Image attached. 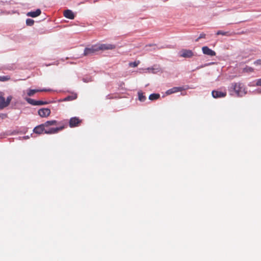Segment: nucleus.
<instances>
[{
  "label": "nucleus",
  "mask_w": 261,
  "mask_h": 261,
  "mask_svg": "<svg viewBox=\"0 0 261 261\" xmlns=\"http://www.w3.org/2000/svg\"><path fill=\"white\" fill-rule=\"evenodd\" d=\"M229 90L234 91L238 97H243L247 94L246 89L241 83H232Z\"/></svg>",
  "instance_id": "f257e3e1"
},
{
  "label": "nucleus",
  "mask_w": 261,
  "mask_h": 261,
  "mask_svg": "<svg viewBox=\"0 0 261 261\" xmlns=\"http://www.w3.org/2000/svg\"><path fill=\"white\" fill-rule=\"evenodd\" d=\"M179 54L180 57L185 58H191L194 55L192 50L185 49L181 50Z\"/></svg>",
  "instance_id": "f03ea898"
},
{
  "label": "nucleus",
  "mask_w": 261,
  "mask_h": 261,
  "mask_svg": "<svg viewBox=\"0 0 261 261\" xmlns=\"http://www.w3.org/2000/svg\"><path fill=\"white\" fill-rule=\"evenodd\" d=\"M97 51H98L97 46H93L91 48H86L84 55L85 56H91Z\"/></svg>",
  "instance_id": "7ed1b4c3"
},
{
  "label": "nucleus",
  "mask_w": 261,
  "mask_h": 261,
  "mask_svg": "<svg viewBox=\"0 0 261 261\" xmlns=\"http://www.w3.org/2000/svg\"><path fill=\"white\" fill-rule=\"evenodd\" d=\"M64 126L62 125L56 128H50L49 129H45V134H52L57 133L59 131L62 130L64 128Z\"/></svg>",
  "instance_id": "20e7f679"
},
{
  "label": "nucleus",
  "mask_w": 261,
  "mask_h": 261,
  "mask_svg": "<svg viewBox=\"0 0 261 261\" xmlns=\"http://www.w3.org/2000/svg\"><path fill=\"white\" fill-rule=\"evenodd\" d=\"M28 103L33 106L43 105L47 104L48 102L46 101H43L41 100H35L33 99L27 98L25 99Z\"/></svg>",
  "instance_id": "39448f33"
},
{
  "label": "nucleus",
  "mask_w": 261,
  "mask_h": 261,
  "mask_svg": "<svg viewBox=\"0 0 261 261\" xmlns=\"http://www.w3.org/2000/svg\"><path fill=\"white\" fill-rule=\"evenodd\" d=\"M82 122V120H80L77 117H73L71 118L69 120V126L71 127L77 126L80 124Z\"/></svg>",
  "instance_id": "423d86ee"
},
{
  "label": "nucleus",
  "mask_w": 261,
  "mask_h": 261,
  "mask_svg": "<svg viewBox=\"0 0 261 261\" xmlns=\"http://www.w3.org/2000/svg\"><path fill=\"white\" fill-rule=\"evenodd\" d=\"M38 113L41 117H46L50 115V110L48 108H42L39 110Z\"/></svg>",
  "instance_id": "0eeeda50"
},
{
  "label": "nucleus",
  "mask_w": 261,
  "mask_h": 261,
  "mask_svg": "<svg viewBox=\"0 0 261 261\" xmlns=\"http://www.w3.org/2000/svg\"><path fill=\"white\" fill-rule=\"evenodd\" d=\"M202 50L204 54L211 57L215 56L216 55V53L214 50L209 48L207 46L202 47Z\"/></svg>",
  "instance_id": "6e6552de"
},
{
  "label": "nucleus",
  "mask_w": 261,
  "mask_h": 261,
  "mask_svg": "<svg viewBox=\"0 0 261 261\" xmlns=\"http://www.w3.org/2000/svg\"><path fill=\"white\" fill-rule=\"evenodd\" d=\"M98 50H109V49H113L115 48L116 46L115 45L113 44H101L99 46H97Z\"/></svg>",
  "instance_id": "1a4fd4ad"
},
{
  "label": "nucleus",
  "mask_w": 261,
  "mask_h": 261,
  "mask_svg": "<svg viewBox=\"0 0 261 261\" xmlns=\"http://www.w3.org/2000/svg\"><path fill=\"white\" fill-rule=\"evenodd\" d=\"M212 94L213 97L215 98L224 97L226 95V92H223L217 90L213 91Z\"/></svg>",
  "instance_id": "9d476101"
},
{
  "label": "nucleus",
  "mask_w": 261,
  "mask_h": 261,
  "mask_svg": "<svg viewBox=\"0 0 261 261\" xmlns=\"http://www.w3.org/2000/svg\"><path fill=\"white\" fill-rule=\"evenodd\" d=\"M183 90H184L183 87H173L170 89L168 90L166 93L167 95H170L179 91H182Z\"/></svg>",
  "instance_id": "9b49d317"
},
{
  "label": "nucleus",
  "mask_w": 261,
  "mask_h": 261,
  "mask_svg": "<svg viewBox=\"0 0 261 261\" xmlns=\"http://www.w3.org/2000/svg\"><path fill=\"white\" fill-rule=\"evenodd\" d=\"M45 127L44 126V124H42L35 127L33 131L36 134H41L43 132H45Z\"/></svg>",
  "instance_id": "f8f14e48"
},
{
  "label": "nucleus",
  "mask_w": 261,
  "mask_h": 261,
  "mask_svg": "<svg viewBox=\"0 0 261 261\" xmlns=\"http://www.w3.org/2000/svg\"><path fill=\"white\" fill-rule=\"evenodd\" d=\"M64 16L69 19H73L74 18V14L70 10H66L64 11Z\"/></svg>",
  "instance_id": "ddd939ff"
},
{
  "label": "nucleus",
  "mask_w": 261,
  "mask_h": 261,
  "mask_svg": "<svg viewBox=\"0 0 261 261\" xmlns=\"http://www.w3.org/2000/svg\"><path fill=\"white\" fill-rule=\"evenodd\" d=\"M77 98V94L76 93H72L71 95H68L64 99L60 100L61 101H70L73 100Z\"/></svg>",
  "instance_id": "4468645a"
},
{
  "label": "nucleus",
  "mask_w": 261,
  "mask_h": 261,
  "mask_svg": "<svg viewBox=\"0 0 261 261\" xmlns=\"http://www.w3.org/2000/svg\"><path fill=\"white\" fill-rule=\"evenodd\" d=\"M41 13L40 9H38L35 11L30 12L27 13V16L32 17H35L39 16Z\"/></svg>",
  "instance_id": "2eb2a0df"
},
{
  "label": "nucleus",
  "mask_w": 261,
  "mask_h": 261,
  "mask_svg": "<svg viewBox=\"0 0 261 261\" xmlns=\"http://www.w3.org/2000/svg\"><path fill=\"white\" fill-rule=\"evenodd\" d=\"M43 124H44V126H45V127H48L51 125H58L59 123L57 121L54 120L47 121Z\"/></svg>",
  "instance_id": "dca6fc26"
},
{
  "label": "nucleus",
  "mask_w": 261,
  "mask_h": 261,
  "mask_svg": "<svg viewBox=\"0 0 261 261\" xmlns=\"http://www.w3.org/2000/svg\"><path fill=\"white\" fill-rule=\"evenodd\" d=\"M50 90H47V89H42V90H32L30 89L29 90V91L28 92V95L29 96H33L35 93L38 92H42V91H49Z\"/></svg>",
  "instance_id": "f3484780"
},
{
  "label": "nucleus",
  "mask_w": 261,
  "mask_h": 261,
  "mask_svg": "<svg viewBox=\"0 0 261 261\" xmlns=\"http://www.w3.org/2000/svg\"><path fill=\"white\" fill-rule=\"evenodd\" d=\"M147 70H151L152 73H156L161 70V68L157 66H154L151 68H148Z\"/></svg>",
  "instance_id": "a211bd4d"
},
{
  "label": "nucleus",
  "mask_w": 261,
  "mask_h": 261,
  "mask_svg": "<svg viewBox=\"0 0 261 261\" xmlns=\"http://www.w3.org/2000/svg\"><path fill=\"white\" fill-rule=\"evenodd\" d=\"M6 107L5 98L2 96H0V109H3Z\"/></svg>",
  "instance_id": "6ab92c4d"
},
{
  "label": "nucleus",
  "mask_w": 261,
  "mask_h": 261,
  "mask_svg": "<svg viewBox=\"0 0 261 261\" xmlns=\"http://www.w3.org/2000/svg\"><path fill=\"white\" fill-rule=\"evenodd\" d=\"M217 35H223V36H230L231 35V34L229 32H224L223 31H218L216 33Z\"/></svg>",
  "instance_id": "aec40b11"
},
{
  "label": "nucleus",
  "mask_w": 261,
  "mask_h": 261,
  "mask_svg": "<svg viewBox=\"0 0 261 261\" xmlns=\"http://www.w3.org/2000/svg\"><path fill=\"white\" fill-rule=\"evenodd\" d=\"M160 97V95L159 94L153 93L149 95V99L151 100H154L158 99Z\"/></svg>",
  "instance_id": "412c9836"
},
{
  "label": "nucleus",
  "mask_w": 261,
  "mask_h": 261,
  "mask_svg": "<svg viewBox=\"0 0 261 261\" xmlns=\"http://www.w3.org/2000/svg\"><path fill=\"white\" fill-rule=\"evenodd\" d=\"M139 100L141 101H144L146 99V97L143 95L142 91H139L138 93Z\"/></svg>",
  "instance_id": "4be33fe9"
},
{
  "label": "nucleus",
  "mask_w": 261,
  "mask_h": 261,
  "mask_svg": "<svg viewBox=\"0 0 261 261\" xmlns=\"http://www.w3.org/2000/svg\"><path fill=\"white\" fill-rule=\"evenodd\" d=\"M140 64V61H135L134 62H130L129 63V66L132 67H137Z\"/></svg>",
  "instance_id": "5701e85b"
},
{
  "label": "nucleus",
  "mask_w": 261,
  "mask_h": 261,
  "mask_svg": "<svg viewBox=\"0 0 261 261\" xmlns=\"http://www.w3.org/2000/svg\"><path fill=\"white\" fill-rule=\"evenodd\" d=\"M10 79V77L9 76H0V81L1 82H5L8 81Z\"/></svg>",
  "instance_id": "b1692460"
},
{
  "label": "nucleus",
  "mask_w": 261,
  "mask_h": 261,
  "mask_svg": "<svg viewBox=\"0 0 261 261\" xmlns=\"http://www.w3.org/2000/svg\"><path fill=\"white\" fill-rule=\"evenodd\" d=\"M34 23V20L32 19H28L26 21V23L29 26H32Z\"/></svg>",
  "instance_id": "393cba45"
},
{
  "label": "nucleus",
  "mask_w": 261,
  "mask_h": 261,
  "mask_svg": "<svg viewBox=\"0 0 261 261\" xmlns=\"http://www.w3.org/2000/svg\"><path fill=\"white\" fill-rule=\"evenodd\" d=\"M83 81L85 83H88L92 81L91 77H84L83 79Z\"/></svg>",
  "instance_id": "a878e982"
},
{
  "label": "nucleus",
  "mask_w": 261,
  "mask_h": 261,
  "mask_svg": "<svg viewBox=\"0 0 261 261\" xmlns=\"http://www.w3.org/2000/svg\"><path fill=\"white\" fill-rule=\"evenodd\" d=\"M243 70H244V71H245V72H252V71H253V69L251 67H247L245 68Z\"/></svg>",
  "instance_id": "bb28decb"
},
{
  "label": "nucleus",
  "mask_w": 261,
  "mask_h": 261,
  "mask_svg": "<svg viewBox=\"0 0 261 261\" xmlns=\"http://www.w3.org/2000/svg\"><path fill=\"white\" fill-rule=\"evenodd\" d=\"M12 97L11 96H8L6 100L7 107L9 105Z\"/></svg>",
  "instance_id": "cd10ccee"
},
{
  "label": "nucleus",
  "mask_w": 261,
  "mask_h": 261,
  "mask_svg": "<svg viewBox=\"0 0 261 261\" xmlns=\"http://www.w3.org/2000/svg\"><path fill=\"white\" fill-rule=\"evenodd\" d=\"M206 35L204 33H202L200 35L199 37L196 40V41H198L200 39L204 38Z\"/></svg>",
  "instance_id": "c85d7f7f"
},
{
  "label": "nucleus",
  "mask_w": 261,
  "mask_h": 261,
  "mask_svg": "<svg viewBox=\"0 0 261 261\" xmlns=\"http://www.w3.org/2000/svg\"><path fill=\"white\" fill-rule=\"evenodd\" d=\"M256 85L257 86H261V79H258L256 83Z\"/></svg>",
  "instance_id": "c756f323"
},
{
  "label": "nucleus",
  "mask_w": 261,
  "mask_h": 261,
  "mask_svg": "<svg viewBox=\"0 0 261 261\" xmlns=\"http://www.w3.org/2000/svg\"><path fill=\"white\" fill-rule=\"evenodd\" d=\"M240 34H244V32H242L241 33H239Z\"/></svg>",
  "instance_id": "7c9ffc66"
},
{
  "label": "nucleus",
  "mask_w": 261,
  "mask_h": 261,
  "mask_svg": "<svg viewBox=\"0 0 261 261\" xmlns=\"http://www.w3.org/2000/svg\"><path fill=\"white\" fill-rule=\"evenodd\" d=\"M24 138H25V139H26V138H29V137H28V136H27V137H25Z\"/></svg>",
  "instance_id": "2f4dec72"
},
{
  "label": "nucleus",
  "mask_w": 261,
  "mask_h": 261,
  "mask_svg": "<svg viewBox=\"0 0 261 261\" xmlns=\"http://www.w3.org/2000/svg\"><path fill=\"white\" fill-rule=\"evenodd\" d=\"M259 93H261V90H260V91H259Z\"/></svg>",
  "instance_id": "473e14b6"
}]
</instances>
